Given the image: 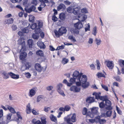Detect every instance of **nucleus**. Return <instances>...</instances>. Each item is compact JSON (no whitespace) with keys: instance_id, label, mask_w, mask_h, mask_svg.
<instances>
[{"instance_id":"8","label":"nucleus","mask_w":124,"mask_h":124,"mask_svg":"<svg viewBox=\"0 0 124 124\" xmlns=\"http://www.w3.org/2000/svg\"><path fill=\"white\" fill-rule=\"evenodd\" d=\"M35 68L36 70L38 72H41L43 68L40 64L39 63H36L35 65Z\"/></svg>"},{"instance_id":"52","label":"nucleus","mask_w":124,"mask_h":124,"mask_svg":"<svg viewBox=\"0 0 124 124\" xmlns=\"http://www.w3.org/2000/svg\"><path fill=\"white\" fill-rule=\"evenodd\" d=\"M96 43L97 45H99L101 42V40L99 39L96 38L95 39Z\"/></svg>"},{"instance_id":"34","label":"nucleus","mask_w":124,"mask_h":124,"mask_svg":"<svg viewBox=\"0 0 124 124\" xmlns=\"http://www.w3.org/2000/svg\"><path fill=\"white\" fill-rule=\"evenodd\" d=\"M39 33H35V34H33L32 35V38L34 39H38L39 37V35L38 34Z\"/></svg>"},{"instance_id":"45","label":"nucleus","mask_w":124,"mask_h":124,"mask_svg":"<svg viewBox=\"0 0 124 124\" xmlns=\"http://www.w3.org/2000/svg\"><path fill=\"white\" fill-rule=\"evenodd\" d=\"M63 83L67 85V86H70L71 85V84L70 83L67 81L66 79H65L63 80Z\"/></svg>"},{"instance_id":"54","label":"nucleus","mask_w":124,"mask_h":124,"mask_svg":"<svg viewBox=\"0 0 124 124\" xmlns=\"http://www.w3.org/2000/svg\"><path fill=\"white\" fill-rule=\"evenodd\" d=\"M52 20L54 22H55L57 20V18L55 15H53L52 17Z\"/></svg>"},{"instance_id":"42","label":"nucleus","mask_w":124,"mask_h":124,"mask_svg":"<svg viewBox=\"0 0 124 124\" xmlns=\"http://www.w3.org/2000/svg\"><path fill=\"white\" fill-rule=\"evenodd\" d=\"M22 31L23 33H27L29 31V28L26 27L22 29Z\"/></svg>"},{"instance_id":"16","label":"nucleus","mask_w":124,"mask_h":124,"mask_svg":"<svg viewBox=\"0 0 124 124\" xmlns=\"http://www.w3.org/2000/svg\"><path fill=\"white\" fill-rule=\"evenodd\" d=\"M33 44V40L31 39H29L27 41V46L30 48H32Z\"/></svg>"},{"instance_id":"15","label":"nucleus","mask_w":124,"mask_h":124,"mask_svg":"<svg viewBox=\"0 0 124 124\" xmlns=\"http://www.w3.org/2000/svg\"><path fill=\"white\" fill-rule=\"evenodd\" d=\"M9 76L13 79H17L19 78V76L18 75H16L12 72H9Z\"/></svg>"},{"instance_id":"23","label":"nucleus","mask_w":124,"mask_h":124,"mask_svg":"<svg viewBox=\"0 0 124 124\" xmlns=\"http://www.w3.org/2000/svg\"><path fill=\"white\" fill-rule=\"evenodd\" d=\"M79 8L78 7H77L73 9V12L75 15H77L79 13Z\"/></svg>"},{"instance_id":"64","label":"nucleus","mask_w":124,"mask_h":124,"mask_svg":"<svg viewBox=\"0 0 124 124\" xmlns=\"http://www.w3.org/2000/svg\"><path fill=\"white\" fill-rule=\"evenodd\" d=\"M90 67L91 70H94L95 69V68L94 65L93 64H91L90 66Z\"/></svg>"},{"instance_id":"35","label":"nucleus","mask_w":124,"mask_h":124,"mask_svg":"<svg viewBox=\"0 0 124 124\" xmlns=\"http://www.w3.org/2000/svg\"><path fill=\"white\" fill-rule=\"evenodd\" d=\"M77 81L75 82L76 86L79 87L81 85L82 83L81 81V79L80 78L78 80L77 79Z\"/></svg>"},{"instance_id":"44","label":"nucleus","mask_w":124,"mask_h":124,"mask_svg":"<svg viewBox=\"0 0 124 124\" xmlns=\"http://www.w3.org/2000/svg\"><path fill=\"white\" fill-rule=\"evenodd\" d=\"M99 107L101 108H103L105 106V104H104L103 101L101 102L99 104Z\"/></svg>"},{"instance_id":"53","label":"nucleus","mask_w":124,"mask_h":124,"mask_svg":"<svg viewBox=\"0 0 124 124\" xmlns=\"http://www.w3.org/2000/svg\"><path fill=\"white\" fill-rule=\"evenodd\" d=\"M93 34L95 36L97 33V29L96 27L93 28Z\"/></svg>"},{"instance_id":"57","label":"nucleus","mask_w":124,"mask_h":124,"mask_svg":"<svg viewBox=\"0 0 124 124\" xmlns=\"http://www.w3.org/2000/svg\"><path fill=\"white\" fill-rule=\"evenodd\" d=\"M54 32L55 35L57 37H59L60 36V34L59 32H58L56 30L55 31H54Z\"/></svg>"},{"instance_id":"50","label":"nucleus","mask_w":124,"mask_h":124,"mask_svg":"<svg viewBox=\"0 0 124 124\" xmlns=\"http://www.w3.org/2000/svg\"><path fill=\"white\" fill-rule=\"evenodd\" d=\"M87 109L86 108H84L83 110L82 113L83 115H85L87 113Z\"/></svg>"},{"instance_id":"48","label":"nucleus","mask_w":124,"mask_h":124,"mask_svg":"<svg viewBox=\"0 0 124 124\" xmlns=\"http://www.w3.org/2000/svg\"><path fill=\"white\" fill-rule=\"evenodd\" d=\"M96 62L97 64V69L98 70H99L100 68V63L99 60H97L96 61Z\"/></svg>"},{"instance_id":"56","label":"nucleus","mask_w":124,"mask_h":124,"mask_svg":"<svg viewBox=\"0 0 124 124\" xmlns=\"http://www.w3.org/2000/svg\"><path fill=\"white\" fill-rule=\"evenodd\" d=\"M50 109L49 107H45L44 109V111L46 112H47Z\"/></svg>"},{"instance_id":"24","label":"nucleus","mask_w":124,"mask_h":124,"mask_svg":"<svg viewBox=\"0 0 124 124\" xmlns=\"http://www.w3.org/2000/svg\"><path fill=\"white\" fill-rule=\"evenodd\" d=\"M37 44L38 46H39L41 48L44 49L46 47L45 45L42 42L39 41L37 43Z\"/></svg>"},{"instance_id":"31","label":"nucleus","mask_w":124,"mask_h":124,"mask_svg":"<svg viewBox=\"0 0 124 124\" xmlns=\"http://www.w3.org/2000/svg\"><path fill=\"white\" fill-rule=\"evenodd\" d=\"M36 54L38 55L41 56H43L44 55L43 51L40 50L37 51L36 52Z\"/></svg>"},{"instance_id":"19","label":"nucleus","mask_w":124,"mask_h":124,"mask_svg":"<svg viewBox=\"0 0 124 124\" xmlns=\"http://www.w3.org/2000/svg\"><path fill=\"white\" fill-rule=\"evenodd\" d=\"M66 7L63 4H60L57 7V10L58 11L62 10H63L65 9Z\"/></svg>"},{"instance_id":"32","label":"nucleus","mask_w":124,"mask_h":124,"mask_svg":"<svg viewBox=\"0 0 124 124\" xmlns=\"http://www.w3.org/2000/svg\"><path fill=\"white\" fill-rule=\"evenodd\" d=\"M69 62V60L68 59L65 58H62V63L63 64H67Z\"/></svg>"},{"instance_id":"14","label":"nucleus","mask_w":124,"mask_h":124,"mask_svg":"<svg viewBox=\"0 0 124 124\" xmlns=\"http://www.w3.org/2000/svg\"><path fill=\"white\" fill-rule=\"evenodd\" d=\"M1 74L3 75V78L4 79H7L9 78V72L7 73L6 71H3L2 72Z\"/></svg>"},{"instance_id":"60","label":"nucleus","mask_w":124,"mask_h":124,"mask_svg":"<svg viewBox=\"0 0 124 124\" xmlns=\"http://www.w3.org/2000/svg\"><path fill=\"white\" fill-rule=\"evenodd\" d=\"M25 11L26 12L28 13H30L32 11L31 10V9L30 8L28 9H27L26 8H25Z\"/></svg>"},{"instance_id":"62","label":"nucleus","mask_w":124,"mask_h":124,"mask_svg":"<svg viewBox=\"0 0 124 124\" xmlns=\"http://www.w3.org/2000/svg\"><path fill=\"white\" fill-rule=\"evenodd\" d=\"M116 108L118 113L119 114H122V112L118 108L117 106H116Z\"/></svg>"},{"instance_id":"5","label":"nucleus","mask_w":124,"mask_h":124,"mask_svg":"<svg viewBox=\"0 0 124 124\" xmlns=\"http://www.w3.org/2000/svg\"><path fill=\"white\" fill-rule=\"evenodd\" d=\"M95 122L96 123H99L100 124H104L106 123V120L104 119H101L99 116H96L95 118Z\"/></svg>"},{"instance_id":"59","label":"nucleus","mask_w":124,"mask_h":124,"mask_svg":"<svg viewBox=\"0 0 124 124\" xmlns=\"http://www.w3.org/2000/svg\"><path fill=\"white\" fill-rule=\"evenodd\" d=\"M90 25L89 23H88L87 24V27L85 28V31H90Z\"/></svg>"},{"instance_id":"46","label":"nucleus","mask_w":124,"mask_h":124,"mask_svg":"<svg viewBox=\"0 0 124 124\" xmlns=\"http://www.w3.org/2000/svg\"><path fill=\"white\" fill-rule=\"evenodd\" d=\"M35 17L32 16H31L29 17V20L30 22L33 23L34 21Z\"/></svg>"},{"instance_id":"41","label":"nucleus","mask_w":124,"mask_h":124,"mask_svg":"<svg viewBox=\"0 0 124 124\" xmlns=\"http://www.w3.org/2000/svg\"><path fill=\"white\" fill-rule=\"evenodd\" d=\"M59 18L62 20H63L65 18V14L64 13H61L59 16Z\"/></svg>"},{"instance_id":"29","label":"nucleus","mask_w":124,"mask_h":124,"mask_svg":"<svg viewBox=\"0 0 124 124\" xmlns=\"http://www.w3.org/2000/svg\"><path fill=\"white\" fill-rule=\"evenodd\" d=\"M82 84V87L84 88H85L89 86V83L87 82Z\"/></svg>"},{"instance_id":"43","label":"nucleus","mask_w":124,"mask_h":124,"mask_svg":"<svg viewBox=\"0 0 124 124\" xmlns=\"http://www.w3.org/2000/svg\"><path fill=\"white\" fill-rule=\"evenodd\" d=\"M81 12L83 14L88 13L87 9L86 8H84L82 9Z\"/></svg>"},{"instance_id":"37","label":"nucleus","mask_w":124,"mask_h":124,"mask_svg":"<svg viewBox=\"0 0 124 124\" xmlns=\"http://www.w3.org/2000/svg\"><path fill=\"white\" fill-rule=\"evenodd\" d=\"M77 79L75 78H71L69 82H70V83L71 84V85L72 84L75 82L77 81Z\"/></svg>"},{"instance_id":"9","label":"nucleus","mask_w":124,"mask_h":124,"mask_svg":"<svg viewBox=\"0 0 124 124\" xmlns=\"http://www.w3.org/2000/svg\"><path fill=\"white\" fill-rule=\"evenodd\" d=\"M67 31L66 28L64 27H62L59 29L58 31L60 35H62L63 34L65 33Z\"/></svg>"},{"instance_id":"51","label":"nucleus","mask_w":124,"mask_h":124,"mask_svg":"<svg viewBox=\"0 0 124 124\" xmlns=\"http://www.w3.org/2000/svg\"><path fill=\"white\" fill-rule=\"evenodd\" d=\"M107 99H106V97L105 96H100L99 100L102 101H105V100Z\"/></svg>"},{"instance_id":"28","label":"nucleus","mask_w":124,"mask_h":124,"mask_svg":"<svg viewBox=\"0 0 124 124\" xmlns=\"http://www.w3.org/2000/svg\"><path fill=\"white\" fill-rule=\"evenodd\" d=\"M30 106V103H29L26 106V112L27 114H29L31 112V108Z\"/></svg>"},{"instance_id":"40","label":"nucleus","mask_w":124,"mask_h":124,"mask_svg":"<svg viewBox=\"0 0 124 124\" xmlns=\"http://www.w3.org/2000/svg\"><path fill=\"white\" fill-rule=\"evenodd\" d=\"M37 23L38 25L37 26L38 28L40 29V28H41L42 27L43 23L39 21H38Z\"/></svg>"},{"instance_id":"10","label":"nucleus","mask_w":124,"mask_h":124,"mask_svg":"<svg viewBox=\"0 0 124 124\" xmlns=\"http://www.w3.org/2000/svg\"><path fill=\"white\" fill-rule=\"evenodd\" d=\"M79 72L77 71H75L73 72L72 74V76L73 78L78 80L80 78V76H79Z\"/></svg>"},{"instance_id":"38","label":"nucleus","mask_w":124,"mask_h":124,"mask_svg":"<svg viewBox=\"0 0 124 124\" xmlns=\"http://www.w3.org/2000/svg\"><path fill=\"white\" fill-rule=\"evenodd\" d=\"M96 75L98 78H100L101 77H105V75L101 72H98L97 74Z\"/></svg>"},{"instance_id":"47","label":"nucleus","mask_w":124,"mask_h":124,"mask_svg":"<svg viewBox=\"0 0 124 124\" xmlns=\"http://www.w3.org/2000/svg\"><path fill=\"white\" fill-rule=\"evenodd\" d=\"M12 115V114L11 113H9L7 114V121H10V120L11 118Z\"/></svg>"},{"instance_id":"1","label":"nucleus","mask_w":124,"mask_h":124,"mask_svg":"<svg viewBox=\"0 0 124 124\" xmlns=\"http://www.w3.org/2000/svg\"><path fill=\"white\" fill-rule=\"evenodd\" d=\"M18 43L21 46L22 48L20 50L21 53L20 54L19 58L20 60H23L26 57L27 54L25 52V42L24 40H19Z\"/></svg>"},{"instance_id":"7","label":"nucleus","mask_w":124,"mask_h":124,"mask_svg":"<svg viewBox=\"0 0 124 124\" xmlns=\"http://www.w3.org/2000/svg\"><path fill=\"white\" fill-rule=\"evenodd\" d=\"M80 88L79 87L73 85L70 87V90L74 92L78 93L80 91Z\"/></svg>"},{"instance_id":"61","label":"nucleus","mask_w":124,"mask_h":124,"mask_svg":"<svg viewBox=\"0 0 124 124\" xmlns=\"http://www.w3.org/2000/svg\"><path fill=\"white\" fill-rule=\"evenodd\" d=\"M64 108L65 111H69L70 108V107L68 106H65V107Z\"/></svg>"},{"instance_id":"2","label":"nucleus","mask_w":124,"mask_h":124,"mask_svg":"<svg viewBox=\"0 0 124 124\" xmlns=\"http://www.w3.org/2000/svg\"><path fill=\"white\" fill-rule=\"evenodd\" d=\"M71 115H69L64 118V120L65 121H66L67 123L69 124H73L72 123H70L71 121L72 122H74L76 121V115L75 114H73L71 117V118H70V116Z\"/></svg>"},{"instance_id":"20","label":"nucleus","mask_w":124,"mask_h":124,"mask_svg":"<svg viewBox=\"0 0 124 124\" xmlns=\"http://www.w3.org/2000/svg\"><path fill=\"white\" fill-rule=\"evenodd\" d=\"M92 94L93 95H95V99L98 100L99 99L101 95V93L100 92L98 93L94 92Z\"/></svg>"},{"instance_id":"25","label":"nucleus","mask_w":124,"mask_h":124,"mask_svg":"<svg viewBox=\"0 0 124 124\" xmlns=\"http://www.w3.org/2000/svg\"><path fill=\"white\" fill-rule=\"evenodd\" d=\"M6 107L8 108V109L12 113H16V112L15 109L12 107L8 105H7Z\"/></svg>"},{"instance_id":"49","label":"nucleus","mask_w":124,"mask_h":124,"mask_svg":"<svg viewBox=\"0 0 124 124\" xmlns=\"http://www.w3.org/2000/svg\"><path fill=\"white\" fill-rule=\"evenodd\" d=\"M72 7L70 6L67 8V11L69 13H71L72 12Z\"/></svg>"},{"instance_id":"4","label":"nucleus","mask_w":124,"mask_h":124,"mask_svg":"<svg viewBox=\"0 0 124 124\" xmlns=\"http://www.w3.org/2000/svg\"><path fill=\"white\" fill-rule=\"evenodd\" d=\"M62 85L61 83L59 84L57 86V90L58 93L64 97L65 96V95L64 94L63 91L61 90Z\"/></svg>"},{"instance_id":"58","label":"nucleus","mask_w":124,"mask_h":124,"mask_svg":"<svg viewBox=\"0 0 124 124\" xmlns=\"http://www.w3.org/2000/svg\"><path fill=\"white\" fill-rule=\"evenodd\" d=\"M101 86L102 88L104 89L106 91H108V88L107 86L102 84L101 85Z\"/></svg>"},{"instance_id":"39","label":"nucleus","mask_w":124,"mask_h":124,"mask_svg":"<svg viewBox=\"0 0 124 124\" xmlns=\"http://www.w3.org/2000/svg\"><path fill=\"white\" fill-rule=\"evenodd\" d=\"M44 98V96L42 95L38 96L37 98V102H39L40 101L43 99Z\"/></svg>"},{"instance_id":"3","label":"nucleus","mask_w":124,"mask_h":124,"mask_svg":"<svg viewBox=\"0 0 124 124\" xmlns=\"http://www.w3.org/2000/svg\"><path fill=\"white\" fill-rule=\"evenodd\" d=\"M31 28L33 30H35V32L36 33H40L41 30L40 29L38 28L37 24V23H34L32 24L31 25Z\"/></svg>"},{"instance_id":"12","label":"nucleus","mask_w":124,"mask_h":124,"mask_svg":"<svg viewBox=\"0 0 124 124\" xmlns=\"http://www.w3.org/2000/svg\"><path fill=\"white\" fill-rule=\"evenodd\" d=\"M95 98L94 97H88L86 100L87 103H91L94 101Z\"/></svg>"},{"instance_id":"36","label":"nucleus","mask_w":124,"mask_h":124,"mask_svg":"<svg viewBox=\"0 0 124 124\" xmlns=\"http://www.w3.org/2000/svg\"><path fill=\"white\" fill-rule=\"evenodd\" d=\"M106 112V115L107 117H110L111 116L112 111V110H108Z\"/></svg>"},{"instance_id":"55","label":"nucleus","mask_w":124,"mask_h":124,"mask_svg":"<svg viewBox=\"0 0 124 124\" xmlns=\"http://www.w3.org/2000/svg\"><path fill=\"white\" fill-rule=\"evenodd\" d=\"M53 87L52 86H47L46 87V89L47 90L50 91L52 90L53 88Z\"/></svg>"},{"instance_id":"21","label":"nucleus","mask_w":124,"mask_h":124,"mask_svg":"<svg viewBox=\"0 0 124 124\" xmlns=\"http://www.w3.org/2000/svg\"><path fill=\"white\" fill-rule=\"evenodd\" d=\"M107 65L110 69H112L114 67V64L112 61H108L107 62Z\"/></svg>"},{"instance_id":"13","label":"nucleus","mask_w":124,"mask_h":124,"mask_svg":"<svg viewBox=\"0 0 124 124\" xmlns=\"http://www.w3.org/2000/svg\"><path fill=\"white\" fill-rule=\"evenodd\" d=\"M74 26L76 28L79 29L83 27V25L82 23L79 22L75 24Z\"/></svg>"},{"instance_id":"27","label":"nucleus","mask_w":124,"mask_h":124,"mask_svg":"<svg viewBox=\"0 0 124 124\" xmlns=\"http://www.w3.org/2000/svg\"><path fill=\"white\" fill-rule=\"evenodd\" d=\"M50 118L51 120L53 122L56 123L57 122L56 117L54 116L53 115H51L50 116Z\"/></svg>"},{"instance_id":"63","label":"nucleus","mask_w":124,"mask_h":124,"mask_svg":"<svg viewBox=\"0 0 124 124\" xmlns=\"http://www.w3.org/2000/svg\"><path fill=\"white\" fill-rule=\"evenodd\" d=\"M25 75L26 77L27 78H30L31 76V75L29 72L26 73L25 74Z\"/></svg>"},{"instance_id":"18","label":"nucleus","mask_w":124,"mask_h":124,"mask_svg":"<svg viewBox=\"0 0 124 124\" xmlns=\"http://www.w3.org/2000/svg\"><path fill=\"white\" fill-rule=\"evenodd\" d=\"M98 107H93L91 109L92 113L94 114H96L98 113Z\"/></svg>"},{"instance_id":"17","label":"nucleus","mask_w":124,"mask_h":124,"mask_svg":"<svg viewBox=\"0 0 124 124\" xmlns=\"http://www.w3.org/2000/svg\"><path fill=\"white\" fill-rule=\"evenodd\" d=\"M14 21V19L12 18L6 19L4 21L5 24H9L13 23Z\"/></svg>"},{"instance_id":"22","label":"nucleus","mask_w":124,"mask_h":124,"mask_svg":"<svg viewBox=\"0 0 124 124\" xmlns=\"http://www.w3.org/2000/svg\"><path fill=\"white\" fill-rule=\"evenodd\" d=\"M36 93V91L33 89H31L30 90L29 95L31 97H32L35 95Z\"/></svg>"},{"instance_id":"26","label":"nucleus","mask_w":124,"mask_h":124,"mask_svg":"<svg viewBox=\"0 0 124 124\" xmlns=\"http://www.w3.org/2000/svg\"><path fill=\"white\" fill-rule=\"evenodd\" d=\"M87 81V77L85 75H83L82 76V78L81 80V81L82 83H84L86 82Z\"/></svg>"},{"instance_id":"33","label":"nucleus","mask_w":124,"mask_h":124,"mask_svg":"<svg viewBox=\"0 0 124 124\" xmlns=\"http://www.w3.org/2000/svg\"><path fill=\"white\" fill-rule=\"evenodd\" d=\"M68 39L73 42L76 41V40L75 38L72 35L69 36L68 37Z\"/></svg>"},{"instance_id":"11","label":"nucleus","mask_w":124,"mask_h":124,"mask_svg":"<svg viewBox=\"0 0 124 124\" xmlns=\"http://www.w3.org/2000/svg\"><path fill=\"white\" fill-rule=\"evenodd\" d=\"M87 16L85 15H82L80 16H78V20L80 21L83 22L87 18Z\"/></svg>"},{"instance_id":"6","label":"nucleus","mask_w":124,"mask_h":124,"mask_svg":"<svg viewBox=\"0 0 124 124\" xmlns=\"http://www.w3.org/2000/svg\"><path fill=\"white\" fill-rule=\"evenodd\" d=\"M105 105L106 106L105 109L107 110H112V108L111 106V103L110 101L107 99L105 100Z\"/></svg>"},{"instance_id":"30","label":"nucleus","mask_w":124,"mask_h":124,"mask_svg":"<svg viewBox=\"0 0 124 124\" xmlns=\"http://www.w3.org/2000/svg\"><path fill=\"white\" fill-rule=\"evenodd\" d=\"M31 64L30 62H27L26 63L25 65V70H28L31 67Z\"/></svg>"}]
</instances>
